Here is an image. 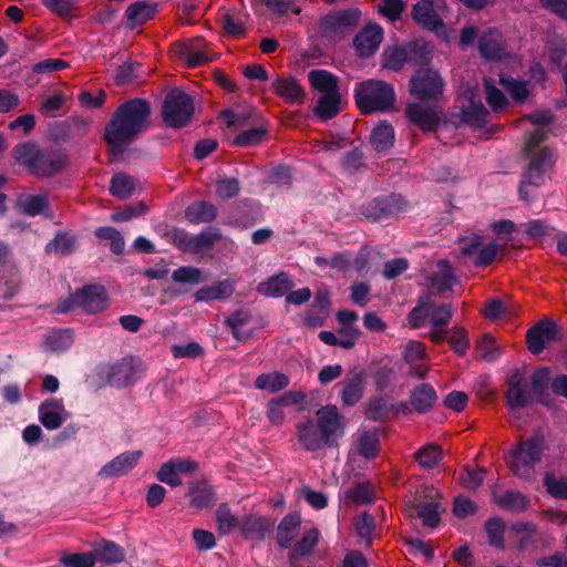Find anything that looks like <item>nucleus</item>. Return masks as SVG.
<instances>
[{
    "label": "nucleus",
    "instance_id": "obj_1",
    "mask_svg": "<svg viewBox=\"0 0 567 567\" xmlns=\"http://www.w3.org/2000/svg\"><path fill=\"white\" fill-rule=\"evenodd\" d=\"M150 115V103L143 99L130 100L115 110L105 127V140L113 147V156L148 127Z\"/></svg>",
    "mask_w": 567,
    "mask_h": 567
},
{
    "label": "nucleus",
    "instance_id": "obj_2",
    "mask_svg": "<svg viewBox=\"0 0 567 567\" xmlns=\"http://www.w3.org/2000/svg\"><path fill=\"white\" fill-rule=\"evenodd\" d=\"M354 100L361 113L368 114L390 110L395 94L392 85L379 80H367L357 85Z\"/></svg>",
    "mask_w": 567,
    "mask_h": 567
},
{
    "label": "nucleus",
    "instance_id": "obj_3",
    "mask_svg": "<svg viewBox=\"0 0 567 567\" xmlns=\"http://www.w3.org/2000/svg\"><path fill=\"white\" fill-rule=\"evenodd\" d=\"M553 164L554 154L549 148H544L537 155H533L519 185L520 199L529 202L535 198L537 187L544 183L545 173Z\"/></svg>",
    "mask_w": 567,
    "mask_h": 567
},
{
    "label": "nucleus",
    "instance_id": "obj_4",
    "mask_svg": "<svg viewBox=\"0 0 567 567\" xmlns=\"http://www.w3.org/2000/svg\"><path fill=\"white\" fill-rule=\"evenodd\" d=\"M194 111L192 97L181 90H173L165 96L162 116L169 127L181 128L190 123Z\"/></svg>",
    "mask_w": 567,
    "mask_h": 567
},
{
    "label": "nucleus",
    "instance_id": "obj_5",
    "mask_svg": "<svg viewBox=\"0 0 567 567\" xmlns=\"http://www.w3.org/2000/svg\"><path fill=\"white\" fill-rule=\"evenodd\" d=\"M74 306L82 308L87 313H96L107 307V295L102 286H86L76 291L66 301L58 305V312L64 313Z\"/></svg>",
    "mask_w": 567,
    "mask_h": 567
},
{
    "label": "nucleus",
    "instance_id": "obj_6",
    "mask_svg": "<svg viewBox=\"0 0 567 567\" xmlns=\"http://www.w3.org/2000/svg\"><path fill=\"white\" fill-rule=\"evenodd\" d=\"M361 12L359 9L333 11L320 20V31L326 38L341 39L359 24Z\"/></svg>",
    "mask_w": 567,
    "mask_h": 567
},
{
    "label": "nucleus",
    "instance_id": "obj_7",
    "mask_svg": "<svg viewBox=\"0 0 567 567\" xmlns=\"http://www.w3.org/2000/svg\"><path fill=\"white\" fill-rule=\"evenodd\" d=\"M410 93L420 101H437L444 91V81L433 69H420L410 80Z\"/></svg>",
    "mask_w": 567,
    "mask_h": 567
},
{
    "label": "nucleus",
    "instance_id": "obj_8",
    "mask_svg": "<svg viewBox=\"0 0 567 567\" xmlns=\"http://www.w3.org/2000/svg\"><path fill=\"white\" fill-rule=\"evenodd\" d=\"M461 254L471 257L477 267H486L491 265L499 250V246L495 243L484 245L482 236L471 234L460 239Z\"/></svg>",
    "mask_w": 567,
    "mask_h": 567
},
{
    "label": "nucleus",
    "instance_id": "obj_9",
    "mask_svg": "<svg viewBox=\"0 0 567 567\" xmlns=\"http://www.w3.org/2000/svg\"><path fill=\"white\" fill-rule=\"evenodd\" d=\"M511 532L515 534L517 538L515 549L519 553L538 548L547 543L546 534L534 523L516 522L511 525Z\"/></svg>",
    "mask_w": 567,
    "mask_h": 567
},
{
    "label": "nucleus",
    "instance_id": "obj_10",
    "mask_svg": "<svg viewBox=\"0 0 567 567\" xmlns=\"http://www.w3.org/2000/svg\"><path fill=\"white\" fill-rule=\"evenodd\" d=\"M405 116L423 132L435 131L440 124V110L435 105L414 102L406 105Z\"/></svg>",
    "mask_w": 567,
    "mask_h": 567
},
{
    "label": "nucleus",
    "instance_id": "obj_11",
    "mask_svg": "<svg viewBox=\"0 0 567 567\" xmlns=\"http://www.w3.org/2000/svg\"><path fill=\"white\" fill-rule=\"evenodd\" d=\"M406 203L400 195L391 194L389 196L377 198L363 209V215L368 219L377 220L385 216H399L405 212Z\"/></svg>",
    "mask_w": 567,
    "mask_h": 567
},
{
    "label": "nucleus",
    "instance_id": "obj_12",
    "mask_svg": "<svg viewBox=\"0 0 567 567\" xmlns=\"http://www.w3.org/2000/svg\"><path fill=\"white\" fill-rule=\"evenodd\" d=\"M382 40V28L377 23H369L355 34L353 48L360 58H369L377 52Z\"/></svg>",
    "mask_w": 567,
    "mask_h": 567
},
{
    "label": "nucleus",
    "instance_id": "obj_13",
    "mask_svg": "<svg viewBox=\"0 0 567 567\" xmlns=\"http://www.w3.org/2000/svg\"><path fill=\"white\" fill-rule=\"evenodd\" d=\"M68 165L69 158L62 151L40 150L33 175L50 177L64 171Z\"/></svg>",
    "mask_w": 567,
    "mask_h": 567
},
{
    "label": "nucleus",
    "instance_id": "obj_14",
    "mask_svg": "<svg viewBox=\"0 0 567 567\" xmlns=\"http://www.w3.org/2000/svg\"><path fill=\"white\" fill-rule=\"evenodd\" d=\"M444 6V0H422L413 7V19L423 28L436 31L443 28V21L436 13L434 7L440 10Z\"/></svg>",
    "mask_w": 567,
    "mask_h": 567
},
{
    "label": "nucleus",
    "instance_id": "obj_15",
    "mask_svg": "<svg viewBox=\"0 0 567 567\" xmlns=\"http://www.w3.org/2000/svg\"><path fill=\"white\" fill-rule=\"evenodd\" d=\"M556 332V324L553 321L540 320L526 333L528 350L534 354L540 353L555 339Z\"/></svg>",
    "mask_w": 567,
    "mask_h": 567
},
{
    "label": "nucleus",
    "instance_id": "obj_16",
    "mask_svg": "<svg viewBox=\"0 0 567 567\" xmlns=\"http://www.w3.org/2000/svg\"><path fill=\"white\" fill-rule=\"evenodd\" d=\"M301 516L299 513H289L279 522L276 530V543L282 549H290L292 543L301 530Z\"/></svg>",
    "mask_w": 567,
    "mask_h": 567
},
{
    "label": "nucleus",
    "instance_id": "obj_17",
    "mask_svg": "<svg viewBox=\"0 0 567 567\" xmlns=\"http://www.w3.org/2000/svg\"><path fill=\"white\" fill-rule=\"evenodd\" d=\"M453 312L450 305H440L433 309L430 308L429 320L431 331L427 337L435 343H442L446 338V327L452 319Z\"/></svg>",
    "mask_w": 567,
    "mask_h": 567
},
{
    "label": "nucleus",
    "instance_id": "obj_18",
    "mask_svg": "<svg viewBox=\"0 0 567 567\" xmlns=\"http://www.w3.org/2000/svg\"><path fill=\"white\" fill-rule=\"evenodd\" d=\"M297 437L300 445L307 451L320 450L330 442L311 420L297 425Z\"/></svg>",
    "mask_w": 567,
    "mask_h": 567
},
{
    "label": "nucleus",
    "instance_id": "obj_19",
    "mask_svg": "<svg viewBox=\"0 0 567 567\" xmlns=\"http://www.w3.org/2000/svg\"><path fill=\"white\" fill-rule=\"evenodd\" d=\"M546 442L544 436L535 435L525 441H520L515 447L511 449L509 456L516 461H539L544 455Z\"/></svg>",
    "mask_w": 567,
    "mask_h": 567
},
{
    "label": "nucleus",
    "instance_id": "obj_20",
    "mask_svg": "<svg viewBox=\"0 0 567 567\" xmlns=\"http://www.w3.org/2000/svg\"><path fill=\"white\" fill-rule=\"evenodd\" d=\"M68 417L69 413L60 400H48L39 408V419L48 430L59 429Z\"/></svg>",
    "mask_w": 567,
    "mask_h": 567
},
{
    "label": "nucleus",
    "instance_id": "obj_21",
    "mask_svg": "<svg viewBox=\"0 0 567 567\" xmlns=\"http://www.w3.org/2000/svg\"><path fill=\"white\" fill-rule=\"evenodd\" d=\"M404 359L410 364L412 375L419 379L425 378L429 371L426 364L429 358L423 342L410 341L405 347Z\"/></svg>",
    "mask_w": 567,
    "mask_h": 567
},
{
    "label": "nucleus",
    "instance_id": "obj_22",
    "mask_svg": "<svg viewBox=\"0 0 567 567\" xmlns=\"http://www.w3.org/2000/svg\"><path fill=\"white\" fill-rule=\"evenodd\" d=\"M317 425L326 437H331L343 433V425L338 408L336 405H326L317 411Z\"/></svg>",
    "mask_w": 567,
    "mask_h": 567
},
{
    "label": "nucleus",
    "instance_id": "obj_23",
    "mask_svg": "<svg viewBox=\"0 0 567 567\" xmlns=\"http://www.w3.org/2000/svg\"><path fill=\"white\" fill-rule=\"evenodd\" d=\"M137 374V363L132 358H124L110 368L107 382L117 388L133 383Z\"/></svg>",
    "mask_w": 567,
    "mask_h": 567
},
{
    "label": "nucleus",
    "instance_id": "obj_24",
    "mask_svg": "<svg viewBox=\"0 0 567 567\" xmlns=\"http://www.w3.org/2000/svg\"><path fill=\"white\" fill-rule=\"evenodd\" d=\"M478 50L486 60H503L507 56L504 40L495 30H488L481 35Z\"/></svg>",
    "mask_w": 567,
    "mask_h": 567
},
{
    "label": "nucleus",
    "instance_id": "obj_25",
    "mask_svg": "<svg viewBox=\"0 0 567 567\" xmlns=\"http://www.w3.org/2000/svg\"><path fill=\"white\" fill-rule=\"evenodd\" d=\"M187 496L189 505L196 509L208 508L217 501L215 488L205 481L189 482Z\"/></svg>",
    "mask_w": 567,
    "mask_h": 567
},
{
    "label": "nucleus",
    "instance_id": "obj_26",
    "mask_svg": "<svg viewBox=\"0 0 567 567\" xmlns=\"http://www.w3.org/2000/svg\"><path fill=\"white\" fill-rule=\"evenodd\" d=\"M293 287V281L287 272L280 271L257 286V292L267 298H279Z\"/></svg>",
    "mask_w": 567,
    "mask_h": 567
},
{
    "label": "nucleus",
    "instance_id": "obj_27",
    "mask_svg": "<svg viewBox=\"0 0 567 567\" xmlns=\"http://www.w3.org/2000/svg\"><path fill=\"white\" fill-rule=\"evenodd\" d=\"M271 87L286 103L301 104L303 102L305 91L293 78H277Z\"/></svg>",
    "mask_w": 567,
    "mask_h": 567
},
{
    "label": "nucleus",
    "instance_id": "obj_28",
    "mask_svg": "<svg viewBox=\"0 0 567 567\" xmlns=\"http://www.w3.org/2000/svg\"><path fill=\"white\" fill-rule=\"evenodd\" d=\"M271 527L266 517L246 515L239 520L238 529L246 539L264 540Z\"/></svg>",
    "mask_w": 567,
    "mask_h": 567
},
{
    "label": "nucleus",
    "instance_id": "obj_29",
    "mask_svg": "<svg viewBox=\"0 0 567 567\" xmlns=\"http://www.w3.org/2000/svg\"><path fill=\"white\" fill-rule=\"evenodd\" d=\"M351 452L363 458H375L380 452V440L375 431H363L355 435Z\"/></svg>",
    "mask_w": 567,
    "mask_h": 567
},
{
    "label": "nucleus",
    "instance_id": "obj_30",
    "mask_svg": "<svg viewBox=\"0 0 567 567\" xmlns=\"http://www.w3.org/2000/svg\"><path fill=\"white\" fill-rule=\"evenodd\" d=\"M429 285L439 292L449 291L457 282V277L447 260H440L436 270L427 277Z\"/></svg>",
    "mask_w": 567,
    "mask_h": 567
},
{
    "label": "nucleus",
    "instance_id": "obj_31",
    "mask_svg": "<svg viewBox=\"0 0 567 567\" xmlns=\"http://www.w3.org/2000/svg\"><path fill=\"white\" fill-rule=\"evenodd\" d=\"M92 554L102 564H118L125 559V550L116 543L101 539L92 544Z\"/></svg>",
    "mask_w": 567,
    "mask_h": 567
},
{
    "label": "nucleus",
    "instance_id": "obj_32",
    "mask_svg": "<svg viewBox=\"0 0 567 567\" xmlns=\"http://www.w3.org/2000/svg\"><path fill=\"white\" fill-rule=\"evenodd\" d=\"M506 399L512 408H523L529 403L530 394L525 390L524 375L514 371L508 380Z\"/></svg>",
    "mask_w": 567,
    "mask_h": 567
},
{
    "label": "nucleus",
    "instance_id": "obj_33",
    "mask_svg": "<svg viewBox=\"0 0 567 567\" xmlns=\"http://www.w3.org/2000/svg\"><path fill=\"white\" fill-rule=\"evenodd\" d=\"M320 533L317 528H309L303 532L301 538L291 546L288 553L289 561H297L309 556L319 542Z\"/></svg>",
    "mask_w": 567,
    "mask_h": 567
},
{
    "label": "nucleus",
    "instance_id": "obj_34",
    "mask_svg": "<svg viewBox=\"0 0 567 567\" xmlns=\"http://www.w3.org/2000/svg\"><path fill=\"white\" fill-rule=\"evenodd\" d=\"M436 393L432 385L422 383L411 392L410 401L412 406L419 413H425L431 410L436 402Z\"/></svg>",
    "mask_w": 567,
    "mask_h": 567
},
{
    "label": "nucleus",
    "instance_id": "obj_35",
    "mask_svg": "<svg viewBox=\"0 0 567 567\" xmlns=\"http://www.w3.org/2000/svg\"><path fill=\"white\" fill-rule=\"evenodd\" d=\"M234 289V284L227 279L200 288L194 297L197 302L226 299L233 295Z\"/></svg>",
    "mask_w": 567,
    "mask_h": 567
},
{
    "label": "nucleus",
    "instance_id": "obj_36",
    "mask_svg": "<svg viewBox=\"0 0 567 567\" xmlns=\"http://www.w3.org/2000/svg\"><path fill=\"white\" fill-rule=\"evenodd\" d=\"M308 79L311 87L321 95L339 93L338 78L326 70H312L309 72Z\"/></svg>",
    "mask_w": 567,
    "mask_h": 567
},
{
    "label": "nucleus",
    "instance_id": "obj_37",
    "mask_svg": "<svg viewBox=\"0 0 567 567\" xmlns=\"http://www.w3.org/2000/svg\"><path fill=\"white\" fill-rule=\"evenodd\" d=\"M156 6L146 2H135L126 9L125 16L127 18V25L131 29L146 23L156 14Z\"/></svg>",
    "mask_w": 567,
    "mask_h": 567
},
{
    "label": "nucleus",
    "instance_id": "obj_38",
    "mask_svg": "<svg viewBox=\"0 0 567 567\" xmlns=\"http://www.w3.org/2000/svg\"><path fill=\"white\" fill-rule=\"evenodd\" d=\"M217 216L215 205L208 202H195L185 210L186 219L192 224H205L213 221Z\"/></svg>",
    "mask_w": 567,
    "mask_h": 567
},
{
    "label": "nucleus",
    "instance_id": "obj_39",
    "mask_svg": "<svg viewBox=\"0 0 567 567\" xmlns=\"http://www.w3.org/2000/svg\"><path fill=\"white\" fill-rule=\"evenodd\" d=\"M505 528V522L498 516L491 517L484 523V530L491 547L497 550H504L506 548Z\"/></svg>",
    "mask_w": 567,
    "mask_h": 567
},
{
    "label": "nucleus",
    "instance_id": "obj_40",
    "mask_svg": "<svg viewBox=\"0 0 567 567\" xmlns=\"http://www.w3.org/2000/svg\"><path fill=\"white\" fill-rule=\"evenodd\" d=\"M181 58L189 68H197L210 61L208 53L203 49L202 39L189 41V43L183 48Z\"/></svg>",
    "mask_w": 567,
    "mask_h": 567
},
{
    "label": "nucleus",
    "instance_id": "obj_41",
    "mask_svg": "<svg viewBox=\"0 0 567 567\" xmlns=\"http://www.w3.org/2000/svg\"><path fill=\"white\" fill-rule=\"evenodd\" d=\"M40 148L31 142L20 143L12 150L14 161L29 169L31 174L34 173V165H37Z\"/></svg>",
    "mask_w": 567,
    "mask_h": 567
},
{
    "label": "nucleus",
    "instance_id": "obj_42",
    "mask_svg": "<svg viewBox=\"0 0 567 567\" xmlns=\"http://www.w3.org/2000/svg\"><path fill=\"white\" fill-rule=\"evenodd\" d=\"M341 111L340 93L320 95L313 110L315 114L321 120H330L337 116Z\"/></svg>",
    "mask_w": 567,
    "mask_h": 567
},
{
    "label": "nucleus",
    "instance_id": "obj_43",
    "mask_svg": "<svg viewBox=\"0 0 567 567\" xmlns=\"http://www.w3.org/2000/svg\"><path fill=\"white\" fill-rule=\"evenodd\" d=\"M364 391V378L361 373H355L353 377L343 382L341 391V400L346 405H354L361 399Z\"/></svg>",
    "mask_w": 567,
    "mask_h": 567
},
{
    "label": "nucleus",
    "instance_id": "obj_44",
    "mask_svg": "<svg viewBox=\"0 0 567 567\" xmlns=\"http://www.w3.org/2000/svg\"><path fill=\"white\" fill-rule=\"evenodd\" d=\"M416 515L423 526L436 528L441 523L442 507L437 502H420L415 505Z\"/></svg>",
    "mask_w": 567,
    "mask_h": 567
},
{
    "label": "nucleus",
    "instance_id": "obj_45",
    "mask_svg": "<svg viewBox=\"0 0 567 567\" xmlns=\"http://www.w3.org/2000/svg\"><path fill=\"white\" fill-rule=\"evenodd\" d=\"M289 385V378L281 372L262 373L255 380V386L259 390L278 392Z\"/></svg>",
    "mask_w": 567,
    "mask_h": 567
},
{
    "label": "nucleus",
    "instance_id": "obj_46",
    "mask_svg": "<svg viewBox=\"0 0 567 567\" xmlns=\"http://www.w3.org/2000/svg\"><path fill=\"white\" fill-rule=\"evenodd\" d=\"M497 506L505 511L520 513L528 506V499L520 492L506 491L503 495L495 498Z\"/></svg>",
    "mask_w": 567,
    "mask_h": 567
},
{
    "label": "nucleus",
    "instance_id": "obj_47",
    "mask_svg": "<svg viewBox=\"0 0 567 567\" xmlns=\"http://www.w3.org/2000/svg\"><path fill=\"white\" fill-rule=\"evenodd\" d=\"M371 142L378 152L390 148L394 142V130L392 125L382 122L371 133Z\"/></svg>",
    "mask_w": 567,
    "mask_h": 567
},
{
    "label": "nucleus",
    "instance_id": "obj_48",
    "mask_svg": "<svg viewBox=\"0 0 567 567\" xmlns=\"http://www.w3.org/2000/svg\"><path fill=\"white\" fill-rule=\"evenodd\" d=\"M217 529L220 535H228L239 526V520L230 511L227 503H221L215 513Z\"/></svg>",
    "mask_w": 567,
    "mask_h": 567
},
{
    "label": "nucleus",
    "instance_id": "obj_49",
    "mask_svg": "<svg viewBox=\"0 0 567 567\" xmlns=\"http://www.w3.org/2000/svg\"><path fill=\"white\" fill-rule=\"evenodd\" d=\"M221 238V233L217 228H208L198 235H193L192 254L207 251Z\"/></svg>",
    "mask_w": 567,
    "mask_h": 567
},
{
    "label": "nucleus",
    "instance_id": "obj_50",
    "mask_svg": "<svg viewBox=\"0 0 567 567\" xmlns=\"http://www.w3.org/2000/svg\"><path fill=\"white\" fill-rule=\"evenodd\" d=\"M485 470L477 463H466L460 475L461 484L468 491H475L483 483Z\"/></svg>",
    "mask_w": 567,
    "mask_h": 567
},
{
    "label": "nucleus",
    "instance_id": "obj_51",
    "mask_svg": "<svg viewBox=\"0 0 567 567\" xmlns=\"http://www.w3.org/2000/svg\"><path fill=\"white\" fill-rule=\"evenodd\" d=\"M135 186L136 184L133 177L125 173H118L112 177L110 192L115 197L126 199L132 196Z\"/></svg>",
    "mask_w": 567,
    "mask_h": 567
},
{
    "label": "nucleus",
    "instance_id": "obj_52",
    "mask_svg": "<svg viewBox=\"0 0 567 567\" xmlns=\"http://www.w3.org/2000/svg\"><path fill=\"white\" fill-rule=\"evenodd\" d=\"M485 100L494 112H501L507 106V99L504 93L498 90L494 80L491 78L484 79Z\"/></svg>",
    "mask_w": 567,
    "mask_h": 567
},
{
    "label": "nucleus",
    "instance_id": "obj_53",
    "mask_svg": "<svg viewBox=\"0 0 567 567\" xmlns=\"http://www.w3.org/2000/svg\"><path fill=\"white\" fill-rule=\"evenodd\" d=\"M408 52L403 48H388L382 54V65L392 71H400L408 62Z\"/></svg>",
    "mask_w": 567,
    "mask_h": 567
},
{
    "label": "nucleus",
    "instance_id": "obj_54",
    "mask_svg": "<svg viewBox=\"0 0 567 567\" xmlns=\"http://www.w3.org/2000/svg\"><path fill=\"white\" fill-rule=\"evenodd\" d=\"M499 82L514 101L523 103L528 97L529 90L526 81L501 76Z\"/></svg>",
    "mask_w": 567,
    "mask_h": 567
},
{
    "label": "nucleus",
    "instance_id": "obj_55",
    "mask_svg": "<svg viewBox=\"0 0 567 567\" xmlns=\"http://www.w3.org/2000/svg\"><path fill=\"white\" fill-rule=\"evenodd\" d=\"M543 482L547 493L551 497L567 499V475L556 477L554 473L547 472Z\"/></svg>",
    "mask_w": 567,
    "mask_h": 567
},
{
    "label": "nucleus",
    "instance_id": "obj_56",
    "mask_svg": "<svg viewBox=\"0 0 567 567\" xmlns=\"http://www.w3.org/2000/svg\"><path fill=\"white\" fill-rule=\"evenodd\" d=\"M462 116L467 124L474 127H482L487 122L488 111L482 103L471 102V104L463 110Z\"/></svg>",
    "mask_w": 567,
    "mask_h": 567
},
{
    "label": "nucleus",
    "instance_id": "obj_57",
    "mask_svg": "<svg viewBox=\"0 0 567 567\" xmlns=\"http://www.w3.org/2000/svg\"><path fill=\"white\" fill-rule=\"evenodd\" d=\"M430 295L421 296L417 306L414 307L408 316L409 323L412 328H421L430 315Z\"/></svg>",
    "mask_w": 567,
    "mask_h": 567
},
{
    "label": "nucleus",
    "instance_id": "obj_58",
    "mask_svg": "<svg viewBox=\"0 0 567 567\" xmlns=\"http://www.w3.org/2000/svg\"><path fill=\"white\" fill-rule=\"evenodd\" d=\"M21 210L29 216L44 213L49 208L48 196L43 194L30 195L21 202Z\"/></svg>",
    "mask_w": 567,
    "mask_h": 567
},
{
    "label": "nucleus",
    "instance_id": "obj_59",
    "mask_svg": "<svg viewBox=\"0 0 567 567\" xmlns=\"http://www.w3.org/2000/svg\"><path fill=\"white\" fill-rule=\"evenodd\" d=\"M347 497L355 504H370L374 501L373 485L368 482L358 483L347 492Z\"/></svg>",
    "mask_w": 567,
    "mask_h": 567
},
{
    "label": "nucleus",
    "instance_id": "obj_60",
    "mask_svg": "<svg viewBox=\"0 0 567 567\" xmlns=\"http://www.w3.org/2000/svg\"><path fill=\"white\" fill-rule=\"evenodd\" d=\"M389 413L390 408L385 398H373L367 403L365 415L370 420H384Z\"/></svg>",
    "mask_w": 567,
    "mask_h": 567
},
{
    "label": "nucleus",
    "instance_id": "obj_61",
    "mask_svg": "<svg viewBox=\"0 0 567 567\" xmlns=\"http://www.w3.org/2000/svg\"><path fill=\"white\" fill-rule=\"evenodd\" d=\"M95 561L96 557L92 551L65 554L60 558V563L64 567H93Z\"/></svg>",
    "mask_w": 567,
    "mask_h": 567
},
{
    "label": "nucleus",
    "instance_id": "obj_62",
    "mask_svg": "<svg viewBox=\"0 0 567 567\" xmlns=\"http://www.w3.org/2000/svg\"><path fill=\"white\" fill-rule=\"evenodd\" d=\"M219 20L223 24L225 32L228 35L239 38L245 34V27H244L243 21L239 18L231 14L230 12H228V11L221 12L219 14Z\"/></svg>",
    "mask_w": 567,
    "mask_h": 567
},
{
    "label": "nucleus",
    "instance_id": "obj_63",
    "mask_svg": "<svg viewBox=\"0 0 567 567\" xmlns=\"http://www.w3.org/2000/svg\"><path fill=\"white\" fill-rule=\"evenodd\" d=\"M141 69L140 63L124 62L120 65L115 73V83L118 85H125L138 78V70Z\"/></svg>",
    "mask_w": 567,
    "mask_h": 567
},
{
    "label": "nucleus",
    "instance_id": "obj_64",
    "mask_svg": "<svg viewBox=\"0 0 567 567\" xmlns=\"http://www.w3.org/2000/svg\"><path fill=\"white\" fill-rule=\"evenodd\" d=\"M176 465V463H163L161 468L156 472V478L171 487L179 486L182 484V478Z\"/></svg>",
    "mask_w": 567,
    "mask_h": 567
}]
</instances>
